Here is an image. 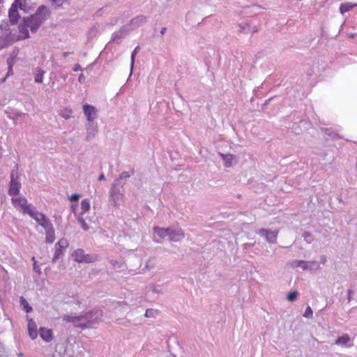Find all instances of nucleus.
<instances>
[{"mask_svg":"<svg viewBox=\"0 0 357 357\" xmlns=\"http://www.w3.org/2000/svg\"><path fill=\"white\" fill-rule=\"evenodd\" d=\"M51 12L45 6H40L36 13L29 17H24L22 22L29 26L31 32H36L38 29L50 17Z\"/></svg>","mask_w":357,"mask_h":357,"instance_id":"f257e3e1","label":"nucleus"},{"mask_svg":"<svg viewBox=\"0 0 357 357\" xmlns=\"http://www.w3.org/2000/svg\"><path fill=\"white\" fill-rule=\"evenodd\" d=\"M84 323L87 325V328L92 325L98 324L101 321L102 317V311L91 310L84 314H82Z\"/></svg>","mask_w":357,"mask_h":357,"instance_id":"f03ea898","label":"nucleus"},{"mask_svg":"<svg viewBox=\"0 0 357 357\" xmlns=\"http://www.w3.org/2000/svg\"><path fill=\"white\" fill-rule=\"evenodd\" d=\"M12 202L15 204L20 206L23 213L29 214L30 211L34 208L31 204H28L27 200L24 197L13 198Z\"/></svg>","mask_w":357,"mask_h":357,"instance_id":"7ed1b4c3","label":"nucleus"},{"mask_svg":"<svg viewBox=\"0 0 357 357\" xmlns=\"http://www.w3.org/2000/svg\"><path fill=\"white\" fill-rule=\"evenodd\" d=\"M258 234L265 237L266 241L270 243H275L277 236H278V231H269L268 229H261L258 231Z\"/></svg>","mask_w":357,"mask_h":357,"instance_id":"20e7f679","label":"nucleus"},{"mask_svg":"<svg viewBox=\"0 0 357 357\" xmlns=\"http://www.w3.org/2000/svg\"><path fill=\"white\" fill-rule=\"evenodd\" d=\"M185 236L184 232L181 229H174L170 227L169 240L170 241L177 242L181 241Z\"/></svg>","mask_w":357,"mask_h":357,"instance_id":"39448f33","label":"nucleus"},{"mask_svg":"<svg viewBox=\"0 0 357 357\" xmlns=\"http://www.w3.org/2000/svg\"><path fill=\"white\" fill-rule=\"evenodd\" d=\"M8 17L11 24H16L19 20L20 15L17 10V5L13 3L8 11Z\"/></svg>","mask_w":357,"mask_h":357,"instance_id":"423d86ee","label":"nucleus"},{"mask_svg":"<svg viewBox=\"0 0 357 357\" xmlns=\"http://www.w3.org/2000/svg\"><path fill=\"white\" fill-rule=\"evenodd\" d=\"M84 113L86 115L89 123L96 119L97 110L95 107L90 105H84L83 106Z\"/></svg>","mask_w":357,"mask_h":357,"instance_id":"0eeeda50","label":"nucleus"},{"mask_svg":"<svg viewBox=\"0 0 357 357\" xmlns=\"http://www.w3.org/2000/svg\"><path fill=\"white\" fill-rule=\"evenodd\" d=\"M98 132V127L93 123H89L86 127V140L90 142L94 139Z\"/></svg>","mask_w":357,"mask_h":357,"instance_id":"6e6552de","label":"nucleus"},{"mask_svg":"<svg viewBox=\"0 0 357 357\" xmlns=\"http://www.w3.org/2000/svg\"><path fill=\"white\" fill-rule=\"evenodd\" d=\"M20 186L21 184L17 180L10 181L8 190L9 195L13 196L18 195Z\"/></svg>","mask_w":357,"mask_h":357,"instance_id":"1a4fd4ad","label":"nucleus"},{"mask_svg":"<svg viewBox=\"0 0 357 357\" xmlns=\"http://www.w3.org/2000/svg\"><path fill=\"white\" fill-rule=\"evenodd\" d=\"M220 155L225 162V166L227 167H231L236 162L234 156L231 154L220 153Z\"/></svg>","mask_w":357,"mask_h":357,"instance_id":"9d476101","label":"nucleus"},{"mask_svg":"<svg viewBox=\"0 0 357 357\" xmlns=\"http://www.w3.org/2000/svg\"><path fill=\"white\" fill-rule=\"evenodd\" d=\"M39 334L40 337L47 342L52 340V332L50 329L42 327L39 330Z\"/></svg>","mask_w":357,"mask_h":357,"instance_id":"9b49d317","label":"nucleus"},{"mask_svg":"<svg viewBox=\"0 0 357 357\" xmlns=\"http://www.w3.org/2000/svg\"><path fill=\"white\" fill-rule=\"evenodd\" d=\"M28 331L29 336L32 340H34L37 337L38 333L36 329V324L32 319L29 320Z\"/></svg>","mask_w":357,"mask_h":357,"instance_id":"f8f14e48","label":"nucleus"},{"mask_svg":"<svg viewBox=\"0 0 357 357\" xmlns=\"http://www.w3.org/2000/svg\"><path fill=\"white\" fill-rule=\"evenodd\" d=\"M154 233L156 234L160 238H165V237L169 238L170 227L162 228L158 226L153 227Z\"/></svg>","mask_w":357,"mask_h":357,"instance_id":"ddd939ff","label":"nucleus"},{"mask_svg":"<svg viewBox=\"0 0 357 357\" xmlns=\"http://www.w3.org/2000/svg\"><path fill=\"white\" fill-rule=\"evenodd\" d=\"M147 17L143 15H138L133 18L130 23L134 26V28H137L140 25L144 24L146 22Z\"/></svg>","mask_w":357,"mask_h":357,"instance_id":"4468645a","label":"nucleus"},{"mask_svg":"<svg viewBox=\"0 0 357 357\" xmlns=\"http://www.w3.org/2000/svg\"><path fill=\"white\" fill-rule=\"evenodd\" d=\"M29 215L33 218L38 224L40 223V220H43L45 216V214L36 211L35 207L30 211Z\"/></svg>","mask_w":357,"mask_h":357,"instance_id":"2eb2a0df","label":"nucleus"},{"mask_svg":"<svg viewBox=\"0 0 357 357\" xmlns=\"http://www.w3.org/2000/svg\"><path fill=\"white\" fill-rule=\"evenodd\" d=\"M351 340L350 337L348 334H344L341 337H339L335 342V344L337 345H341V346H347V343L349 342Z\"/></svg>","mask_w":357,"mask_h":357,"instance_id":"dca6fc26","label":"nucleus"},{"mask_svg":"<svg viewBox=\"0 0 357 357\" xmlns=\"http://www.w3.org/2000/svg\"><path fill=\"white\" fill-rule=\"evenodd\" d=\"M73 324L75 327L80 328L82 329L87 328V325L84 323V320H83L82 314L76 316Z\"/></svg>","mask_w":357,"mask_h":357,"instance_id":"f3484780","label":"nucleus"},{"mask_svg":"<svg viewBox=\"0 0 357 357\" xmlns=\"http://www.w3.org/2000/svg\"><path fill=\"white\" fill-rule=\"evenodd\" d=\"M316 266L315 268H319V266L317 261H303V263H302L301 266L303 270H307V269H312L313 266Z\"/></svg>","mask_w":357,"mask_h":357,"instance_id":"a211bd4d","label":"nucleus"},{"mask_svg":"<svg viewBox=\"0 0 357 357\" xmlns=\"http://www.w3.org/2000/svg\"><path fill=\"white\" fill-rule=\"evenodd\" d=\"M45 234H46L45 241L47 243H52L54 241L55 236H54V227H52L48 230H46Z\"/></svg>","mask_w":357,"mask_h":357,"instance_id":"6ab92c4d","label":"nucleus"},{"mask_svg":"<svg viewBox=\"0 0 357 357\" xmlns=\"http://www.w3.org/2000/svg\"><path fill=\"white\" fill-rule=\"evenodd\" d=\"M84 251L82 249H77L75 250V252L73 254V257L74 258L75 261L82 263V260L84 257Z\"/></svg>","mask_w":357,"mask_h":357,"instance_id":"aec40b11","label":"nucleus"},{"mask_svg":"<svg viewBox=\"0 0 357 357\" xmlns=\"http://www.w3.org/2000/svg\"><path fill=\"white\" fill-rule=\"evenodd\" d=\"M356 6V4H352L351 3H342L340 6V12L342 14H344V13L349 11Z\"/></svg>","mask_w":357,"mask_h":357,"instance_id":"412c9836","label":"nucleus"},{"mask_svg":"<svg viewBox=\"0 0 357 357\" xmlns=\"http://www.w3.org/2000/svg\"><path fill=\"white\" fill-rule=\"evenodd\" d=\"M82 260V263H92L98 260V255L85 254Z\"/></svg>","mask_w":357,"mask_h":357,"instance_id":"4be33fe9","label":"nucleus"},{"mask_svg":"<svg viewBox=\"0 0 357 357\" xmlns=\"http://www.w3.org/2000/svg\"><path fill=\"white\" fill-rule=\"evenodd\" d=\"M40 223H39L38 225H40V226H42L44 229L46 231V230H48L51 228L53 227V225L51 223V222L50 221V220L47 218V216L45 215L43 220H40Z\"/></svg>","mask_w":357,"mask_h":357,"instance_id":"5701e85b","label":"nucleus"},{"mask_svg":"<svg viewBox=\"0 0 357 357\" xmlns=\"http://www.w3.org/2000/svg\"><path fill=\"white\" fill-rule=\"evenodd\" d=\"M20 305L23 307L26 312H31L32 311V307L29 304L27 301L23 296L20 297Z\"/></svg>","mask_w":357,"mask_h":357,"instance_id":"b1692460","label":"nucleus"},{"mask_svg":"<svg viewBox=\"0 0 357 357\" xmlns=\"http://www.w3.org/2000/svg\"><path fill=\"white\" fill-rule=\"evenodd\" d=\"M238 27L240 29V31L243 33H248L249 32H251L252 33L257 31V30L253 29L250 30V26L248 24L244 23V24H240L238 25Z\"/></svg>","mask_w":357,"mask_h":357,"instance_id":"393cba45","label":"nucleus"},{"mask_svg":"<svg viewBox=\"0 0 357 357\" xmlns=\"http://www.w3.org/2000/svg\"><path fill=\"white\" fill-rule=\"evenodd\" d=\"M36 73L35 75L34 81L37 83H42L45 71L38 68H37L36 69Z\"/></svg>","mask_w":357,"mask_h":357,"instance_id":"a878e982","label":"nucleus"},{"mask_svg":"<svg viewBox=\"0 0 357 357\" xmlns=\"http://www.w3.org/2000/svg\"><path fill=\"white\" fill-rule=\"evenodd\" d=\"M63 248L55 247V252L52 258V262H56V261L63 255Z\"/></svg>","mask_w":357,"mask_h":357,"instance_id":"bb28decb","label":"nucleus"},{"mask_svg":"<svg viewBox=\"0 0 357 357\" xmlns=\"http://www.w3.org/2000/svg\"><path fill=\"white\" fill-rule=\"evenodd\" d=\"M89 208H90V203H89V199H83L81 202V209H82L81 213L82 214L84 213L85 212L88 211L89 210Z\"/></svg>","mask_w":357,"mask_h":357,"instance_id":"cd10ccee","label":"nucleus"},{"mask_svg":"<svg viewBox=\"0 0 357 357\" xmlns=\"http://www.w3.org/2000/svg\"><path fill=\"white\" fill-rule=\"evenodd\" d=\"M139 49H140L139 46H137L131 54L130 75L132 73V69H133V66H134L136 54H137Z\"/></svg>","mask_w":357,"mask_h":357,"instance_id":"c85d7f7f","label":"nucleus"},{"mask_svg":"<svg viewBox=\"0 0 357 357\" xmlns=\"http://www.w3.org/2000/svg\"><path fill=\"white\" fill-rule=\"evenodd\" d=\"M132 24H126L124 26H123L120 30H119V32H121V33H123L124 35H127L129 33V32L132 30L134 28L132 27Z\"/></svg>","mask_w":357,"mask_h":357,"instance_id":"c756f323","label":"nucleus"},{"mask_svg":"<svg viewBox=\"0 0 357 357\" xmlns=\"http://www.w3.org/2000/svg\"><path fill=\"white\" fill-rule=\"evenodd\" d=\"M155 266V263L151 259H149L146 261L144 268H142V271L144 272L146 271H150V270L154 268Z\"/></svg>","mask_w":357,"mask_h":357,"instance_id":"7c9ffc66","label":"nucleus"},{"mask_svg":"<svg viewBox=\"0 0 357 357\" xmlns=\"http://www.w3.org/2000/svg\"><path fill=\"white\" fill-rule=\"evenodd\" d=\"M298 296V293L297 291H294L289 292L287 294V298L289 302H294L296 300Z\"/></svg>","mask_w":357,"mask_h":357,"instance_id":"2f4dec72","label":"nucleus"},{"mask_svg":"<svg viewBox=\"0 0 357 357\" xmlns=\"http://www.w3.org/2000/svg\"><path fill=\"white\" fill-rule=\"evenodd\" d=\"M68 246V243L67 240H66V239H61L55 244V247L61 248L63 249H65Z\"/></svg>","mask_w":357,"mask_h":357,"instance_id":"473e14b6","label":"nucleus"},{"mask_svg":"<svg viewBox=\"0 0 357 357\" xmlns=\"http://www.w3.org/2000/svg\"><path fill=\"white\" fill-rule=\"evenodd\" d=\"M78 222L84 231H88L89 229V225L86 223L83 218L79 217Z\"/></svg>","mask_w":357,"mask_h":357,"instance_id":"72a5a7b5","label":"nucleus"},{"mask_svg":"<svg viewBox=\"0 0 357 357\" xmlns=\"http://www.w3.org/2000/svg\"><path fill=\"white\" fill-rule=\"evenodd\" d=\"M157 314V311L153 309H147L145 312V317H155Z\"/></svg>","mask_w":357,"mask_h":357,"instance_id":"f704fd0d","label":"nucleus"},{"mask_svg":"<svg viewBox=\"0 0 357 357\" xmlns=\"http://www.w3.org/2000/svg\"><path fill=\"white\" fill-rule=\"evenodd\" d=\"M15 167H16V169H13L11 172L10 181H15V180L18 179V174H17L18 166H17V165L15 166Z\"/></svg>","mask_w":357,"mask_h":357,"instance_id":"c9c22d12","label":"nucleus"},{"mask_svg":"<svg viewBox=\"0 0 357 357\" xmlns=\"http://www.w3.org/2000/svg\"><path fill=\"white\" fill-rule=\"evenodd\" d=\"M135 173L134 169L131 170V175H133ZM130 176V174L128 172H123L120 174L119 179H126Z\"/></svg>","mask_w":357,"mask_h":357,"instance_id":"e433bc0d","label":"nucleus"},{"mask_svg":"<svg viewBox=\"0 0 357 357\" xmlns=\"http://www.w3.org/2000/svg\"><path fill=\"white\" fill-rule=\"evenodd\" d=\"M303 237L304 238L305 241L307 243H310L312 238V234L308 232V231H305L303 234Z\"/></svg>","mask_w":357,"mask_h":357,"instance_id":"4c0bfd02","label":"nucleus"},{"mask_svg":"<svg viewBox=\"0 0 357 357\" xmlns=\"http://www.w3.org/2000/svg\"><path fill=\"white\" fill-rule=\"evenodd\" d=\"M312 314H313L312 310L311 309V307L310 306H308V307H307V308L303 314V317H305L306 318H312Z\"/></svg>","mask_w":357,"mask_h":357,"instance_id":"58836bf2","label":"nucleus"},{"mask_svg":"<svg viewBox=\"0 0 357 357\" xmlns=\"http://www.w3.org/2000/svg\"><path fill=\"white\" fill-rule=\"evenodd\" d=\"M76 316L73 315H65L63 317V320L66 322H72L74 324Z\"/></svg>","mask_w":357,"mask_h":357,"instance_id":"ea45409f","label":"nucleus"},{"mask_svg":"<svg viewBox=\"0 0 357 357\" xmlns=\"http://www.w3.org/2000/svg\"><path fill=\"white\" fill-rule=\"evenodd\" d=\"M120 33H121V32L118 31V32H115L113 34V38H112L113 41L116 42L117 43H120L121 39V36Z\"/></svg>","mask_w":357,"mask_h":357,"instance_id":"a19ab883","label":"nucleus"},{"mask_svg":"<svg viewBox=\"0 0 357 357\" xmlns=\"http://www.w3.org/2000/svg\"><path fill=\"white\" fill-rule=\"evenodd\" d=\"M303 260H294L291 262V266L294 268L301 266Z\"/></svg>","mask_w":357,"mask_h":357,"instance_id":"79ce46f5","label":"nucleus"},{"mask_svg":"<svg viewBox=\"0 0 357 357\" xmlns=\"http://www.w3.org/2000/svg\"><path fill=\"white\" fill-rule=\"evenodd\" d=\"M71 111H61V116L65 119H68L71 117Z\"/></svg>","mask_w":357,"mask_h":357,"instance_id":"37998d69","label":"nucleus"},{"mask_svg":"<svg viewBox=\"0 0 357 357\" xmlns=\"http://www.w3.org/2000/svg\"><path fill=\"white\" fill-rule=\"evenodd\" d=\"M28 27L29 26H26L24 22L22 24H20L18 26L19 31L22 34L24 33V29H27Z\"/></svg>","mask_w":357,"mask_h":357,"instance_id":"c03bdc74","label":"nucleus"},{"mask_svg":"<svg viewBox=\"0 0 357 357\" xmlns=\"http://www.w3.org/2000/svg\"><path fill=\"white\" fill-rule=\"evenodd\" d=\"M110 197H111V204H113L114 206H117L118 205V202L117 200L114 197V193L113 192H111V195H110Z\"/></svg>","mask_w":357,"mask_h":357,"instance_id":"a18cd8bd","label":"nucleus"},{"mask_svg":"<svg viewBox=\"0 0 357 357\" xmlns=\"http://www.w3.org/2000/svg\"><path fill=\"white\" fill-rule=\"evenodd\" d=\"M0 29H1V30L6 31H8V33H10V32H9V27H8V23H6H6H3V24H1L0 25Z\"/></svg>","mask_w":357,"mask_h":357,"instance_id":"49530a36","label":"nucleus"},{"mask_svg":"<svg viewBox=\"0 0 357 357\" xmlns=\"http://www.w3.org/2000/svg\"><path fill=\"white\" fill-rule=\"evenodd\" d=\"M79 197H80V195L79 194H73L70 197V199L73 202H76L79 199Z\"/></svg>","mask_w":357,"mask_h":357,"instance_id":"de8ad7c7","label":"nucleus"},{"mask_svg":"<svg viewBox=\"0 0 357 357\" xmlns=\"http://www.w3.org/2000/svg\"><path fill=\"white\" fill-rule=\"evenodd\" d=\"M86 77L83 74H80L78 77V81L80 83H84L85 82Z\"/></svg>","mask_w":357,"mask_h":357,"instance_id":"09e8293b","label":"nucleus"},{"mask_svg":"<svg viewBox=\"0 0 357 357\" xmlns=\"http://www.w3.org/2000/svg\"><path fill=\"white\" fill-rule=\"evenodd\" d=\"M83 69L82 68V67L80 66L79 64H75L73 67V70L74 71H79V70H82Z\"/></svg>","mask_w":357,"mask_h":357,"instance_id":"8fccbe9b","label":"nucleus"},{"mask_svg":"<svg viewBox=\"0 0 357 357\" xmlns=\"http://www.w3.org/2000/svg\"><path fill=\"white\" fill-rule=\"evenodd\" d=\"M353 294V291L351 289H349L347 291V299L348 301L350 302L351 301V294Z\"/></svg>","mask_w":357,"mask_h":357,"instance_id":"3c124183","label":"nucleus"},{"mask_svg":"<svg viewBox=\"0 0 357 357\" xmlns=\"http://www.w3.org/2000/svg\"><path fill=\"white\" fill-rule=\"evenodd\" d=\"M29 37L30 36H29V33L28 29H24V33H23L22 38L25 39V38H29Z\"/></svg>","mask_w":357,"mask_h":357,"instance_id":"603ef678","label":"nucleus"},{"mask_svg":"<svg viewBox=\"0 0 357 357\" xmlns=\"http://www.w3.org/2000/svg\"><path fill=\"white\" fill-rule=\"evenodd\" d=\"M151 289H152V291L154 292V293H157V294L160 293V290L156 288V287H155L154 285L152 286Z\"/></svg>","mask_w":357,"mask_h":357,"instance_id":"864d4df0","label":"nucleus"},{"mask_svg":"<svg viewBox=\"0 0 357 357\" xmlns=\"http://www.w3.org/2000/svg\"><path fill=\"white\" fill-rule=\"evenodd\" d=\"M104 180H105V176L104 174H101L98 177V181H104Z\"/></svg>","mask_w":357,"mask_h":357,"instance_id":"5fc2aeb1","label":"nucleus"},{"mask_svg":"<svg viewBox=\"0 0 357 357\" xmlns=\"http://www.w3.org/2000/svg\"><path fill=\"white\" fill-rule=\"evenodd\" d=\"M33 270L38 273H40V269L38 268V266L36 264V263L33 264Z\"/></svg>","mask_w":357,"mask_h":357,"instance_id":"6e6d98bb","label":"nucleus"},{"mask_svg":"<svg viewBox=\"0 0 357 357\" xmlns=\"http://www.w3.org/2000/svg\"><path fill=\"white\" fill-rule=\"evenodd\" d=\"M326 261V256H321V262L322 264H325Z\"/></svg>","mask_w":357,"mask_h":357,"instance_id":"4d7b16f0","label":"nucleus"},{"mask_svg":"<svg viewBox=\"0 0 357 357\" xmlns=\"http://www.w3.org/2000/svg\"><path fill=\"white\" fill-rule=\"evenodd\" d=\"M166 31H167V29L165 27L162 28L160 30V34L164 35L165 33L166 32Z\"/></svg>","mask_w":357,"mask_h":357,"instance_id":"13d9d810","label":"nucleus"},{"mask_svg":"<svg viewBox=\"0 0 357 357\" xmlns=\"http://www.w3.org/2000/svg\"><path fill=\"white\" fill-rule=\"evenodd\" d=\"M70 54V52H63L62 55H63V57H66V56H68Z\"/></svg>","mask_w":357,"mask_h":357,"instance_id":"bf43d9fd","label":"nucleus"},{"mask_svg":"<svg viewBox=\"0 0 357 357\" xmlns=\"http://www.w3.org/2000/svg\"><path fill=\"white\" fill-rule=\"evenodd\" d=\"M20 115H21V114H20V113H19V112H16V113H15V118H16V119H17L18 116H20ZM13 119H15V117H13Z\"/></svg>","mask_w":357,"mask_h":357,"instance_id":"052dcab7","label":"nucleus"},{"mask_svg":"<svg viewBox=\"0 0 357 357\" xmlns=\"http://www.w3.org/2000/svg\"><path fill=\"white\" fill-rule=\"evenodd\" d=\"M350 38H354L356 34L355 33H350L348 35Z\"/></svg>","mask_w":357,"mask_h":357,"instance_id":"680f3d73","label":"nucleus"},{"mask_svg":"<svg viewBox=\"0 0 357 357\" xmlns=\"http://www.w3.org/2000/svg\"><path fill=\"white\" fill-rule=\"evenodd\" d=\"M6 321L8 324H11V321H10V319H6Z\"/></svg>","mask_w":357,"mask_h":357,"instance_id":"e2e57ef3","label":"nucleus"},{"mask_svg":"<svg viewBox=\"0 0 357 357\" xmlns=\"http://www.w3.org/2000/svg\"><path fill=\"white\" fill-rule=\"evenodd\" d=\"M18 356L22 357V353L18 354Z\"/></svg>","mask_w":357,"mask_h":357,"instance_id":"0e129e2a","label":"nucleus"},{"mask_svg":"<svg viewBox=\"0 0 357 357\" xmlns=\"http://www.w3.org/2000/svg\"><path fill=\"white\" fill-rule=\"evenodd\" d=\"M18 1H19V0H15V2H14V3H15L17 4V2H18Z\"/></svg>","mask_w":357,"mask_h":357,"instance_id":"69168bd1","label":"nucleus"},{"mask_svg":"<svg viewBox=\"0 0 357 357\" xmlns=\"http://www.w3.org/2000/svg\"><path fill=\"white\" fill-rule=\"evenodd\" d=\"M19 7H20V8H21V9L22 8V4H21V3H20Z\"/></svg>","mask_w":357,"mask_h":357,"instance_id":"338daca9","label":"nucleus"}]
</instances>
